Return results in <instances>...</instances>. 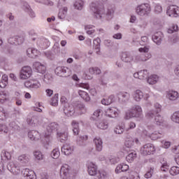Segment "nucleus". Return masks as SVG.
<instances>
[{
	"label": "nucleus",
	"instance_id": "f257e3e1",
	"mask_svg": "<svg viewBox=\"0 0 179 179\" xmlns=\"http://www.w3.org/2000/svg\"><path fill=\"white\" fill-rule=\"evenodd\" d=\"M143 110L139 105H134L128 109L124 114V120H132V118H143Z\"/></svg>",
	"mask_w": 179,
	"mask_h": 179
},
{
	"label": "nucleus",
	"instance_id": "f03ea898",
	"mask_svg": "<svg viewBox=\"0 0 179 179\" xmlns=\"http://www.w3.org/2000/svg\"><path fill=\"white\" fill-rule=\"evenodd\" d=\"M148 131L144 130L143 131V135H145L147 138H150L151 141H157L163 138V132L156 131L157 127L155 124H150L148 126Z\"/></svg>",
	"mask_w": 179,
	"mask_h": 179
},
{
	"label": "nucleus",
	"instance_id": "7ed1b4c3",
	"mask_svg": "<svg viewBox=\"0 0 179 179\" xmlns=\"http://www.w3.org/2000/svg\"><path fill=\"white\" fill-rule=\"evenodd\" d=\"M62 105L64 107V113L67 117H72L75 114V108L72 105H69L68 99L65 96H62L60 99Z\"/></svg>",
	"mask_w": 179,
	"mask_h": 179
},
{
	"label": "nucleus",
	"instance_id": "20e7f679",
	"mask_svg": "<svg viewBox=\"0 0 179 179\" xmlns=\"http://www.w3.org/2000/svg\"><path fill=\"white\" fill-rule=\"evenodd\" d=\"M151 10L150 4L148 3H141L136 8V13L141 17L148 16Z\"/></svg>",
	"mask_w": 179,
	"mask_h": 179
},
{
	"label": "nucleus",
	"instance_id": "39448f33",
	"mask_svg": "<svg viewBox=\"0 0 179 179\" xmlns=\"http://www.w3.org/2000/svg\"><path fill=\"white\" fill-rule=\"evenodd\" d=\"M91 11L94 13V16L96 19H101L104 15V7L99 6L96 3H92L90 5Z\"/></svg>",
	"mask_w": 179,
	"mask_h": 179
},
{
	"label": "nucleus",
	"instance_id": "423d86ee",
	"mask_svg": "<svg viewBox=\"0 0 179 179\" xmlns=\"http://www.w3.org/2000/svg\"><path fill=\"white\" fill-rule=\"evenodd\" d=\"M36 45L38 47H39V48H41V50H45L48 47H50V41H48V39L45 38H31L32 41H36Z\"/></svg>",
	"mask_w": 179,
	"mask_h": 179
},
{
	"label": "nucleus",
	"instance_id": "0eeeda50",
	"mask_svg": "<svg viewBox=\"0 0 179 179\" xmlns=\"http://www.w3.org/2000/svg\"><path fill=\"white\" fill-rule=\"evenodd\" d=\"M60 178L71 179V166L64 164L60 168Z\"/></svg>",
	"mask_w": 179,
	"mask_h": 179
},
{
	"label": "nucleus",
	"instance_id": "6e6552de",
	"mask_svg": "<svg viewBox=\"0 0 179 179\" xmlns=\"http://www.w3.org/2000/svg\"><path fill=\"white\" fill-rule=\"evenodd\" d=\"M7 169L8 171L11 172L14 176L20 174V166H19V163H17V162H10L7 164Z\"/></svg>",
	"mask_w": 179,
	"mask_h": 179
},
{
	"label": "nucleus",
	"instance_id": "1a4fd4ad",
	"mask_svg": "<svg viewBox=\"0 0 179 179\" xmlns=\"http://www.w3.org/2000/svg\"><path fill=\"white\" fill-rule=\"evenodd\" d=\"M156 150L153 144H145L141 148V153L143 156H148V155H152Z\"/></svg>",
	"mask_w": 179,
	"mask_h": 179
},
{
	"label": "nucleus",
	"instance_id": "9d476101",
	"mask_svg": "<svg viewBox=\"0 0 179 179\" xmlns=\"http://www.w3.org/2000/svg\"><path fill=\"white\" fill-rule=\"evenodd\" d=\"M31 73H33L31 67L29 66H25L22 67L21 69L20 78V79H23V80L29 79V78L31 76Z\"/></svg>",
	"mask_w": 179,
	"mask_h": 179
},
{
	"label": "nucleus",
	"instance_id": "9b49d317",
	"mask_svg": "<svg viewBox=\"0 0 179 179\" xmlns=\"http://www.w3.org/2000/svg\"><path fill=\"white\" fill-rule=\"evenodd\" d=\"M105 115L109 118H116L120 115V110L115 107L108 108L105 110Z\"/></svg>",
	"mask_w": 179,
	"mask_h": 179
},
{
	"label": "nucleus",
	"instance_id": "f8f14e48",
	"mask_svg": "<svg viewBox=\"0 0 179 179\" xmlns=\"http://www.w3.org/2000/svg\"><path fill=\"white\" fill-rule=\"evenodd\" d=\"M166 15H168V16H170L171 17H178L179 7L175 5L170 6L167 8Z\"/></svg>",
	"mask_w": 179,
	"mask_h": 179
},
{
	"label": "nucleus",
	"instance_id": "ddd939ff",
	"mask_svg": "<svg viewBox=\"0 0 179 179\" xmlns=\"http://www.w3.org/2000/svg\"><path fill=\"white\" fill-rule=\"evenodd\" d=\"M87 171L90 176H96L97 174V164L93 162H88L87 163Z\"/></svg>",
	"mask_w": 179,
	"mask_h": 179
},
{
	"label": "nucleus",
	"instance_id": "4468645a",
	"mask_svg": "<svg viewBox=\"0 0 179 179\" xmlns=\"http://www.w3.org/2000/svg\"><path fill=\"white\" fill-rule=\"evenodd\" d=\"M56 75L58 76H69V69L65 66H58L55 71Z\"/></svg>",
	"mask_w": 179,
	"mask_h": 179
},
{
	"label": "nucleus",
	"instance_id": "2eb2a0df",
	"mask_svg": "<svg viewBox=\"0 0 179 179\" xmlns=\"http://www.w3.org/2000/svg\"><path fill=\"white\" fill-rule=\"evenodd\" d=\"M34 69L38 73H45V71H47V67L45 65L41 64L39 62H35L33 64Z\"/></svg>",
	"mask_w": 179,
	"mask_h": 179
},
{
	"label": "nucleus",
	"instance_id": "dca6fc26",
	"mask_svg": "<svg viewBox=\"0 0 179 179\" xmlns=\"http://www.w3.org/2000/svg\"><path fill=\"white\" fill-rule=\"evenodd\" d=\"M166 99L170 101H176L179 99V93L176 90H171L166 92Z\"/></svg>",
	"mask_w": 179,
	"mask_h": 179
},
{
	"label": "nucleus",
	"instance_id": "f3484780",
	"mask_svg": "<svg viewBox=\"0 0 179 179\" xmlns=\"http://www.w3.org/2000/svg\"><path fill=\"white\" fill-rule=\"evenodd\" d=\"M25 87H28L31 89V90H37V89H40L41 87V84L38 80H34L32 82H26L24 83Z\"/></svg>",
	"mask_w": 179,
	"mask_h": 179
},
{
	"label": "nucleus",
	"instance_id": "a211bd4d",
	"mask_svg": "<svg viewBox=\"0 0 179 179\" xmlns=\"http://www.w3.org/2000/svg\"><path fill=\"white\" fill-rule=\"evenodd\" d=\"M73 150H75V146L71 144H65L62 147V152L66 156H69V155H72L73 153Z\"/></svg>",
	"mask_w": 179,
	"mask_h": 179
},
{
	"label": "nucleus",
	"instance_id": "6ab92c4d",
	"mask_svg": "<svg viewBox=\"0 0 179 179\" xmlns=\"http://www.w3.org/2000/svg\"><path fill=\"white\" fill-rule=\"evenodd\" d=\"M135 143H136V145H139V139L132 138H127L124 142V146L127 149H132Z\"/></svg>",
	"mask_w": 179,
	"mask_h": 179
},
{
	"label": "nucleus",
	"instance_id": "aec40b11",
	"mask_svg": "<svg viewBox=\"0 0 179 179\" xmlns=\"http://www.w3.org/2000/svg\"><path fill=\"white\" fill-rule=\"evenodd\" d=\"M93 143L96 152H101V150H103V139H101V138L99 136L95 137L93 140Z\"/></svg>",
	"mask_w": 179,
	"mask_h": 179
},
{
	"label": "nucleus",
	"instance_id": "412c9836",
	"mask_svg": "<svg viewBox=\"0 0 179 179\" xmlns=\"http://www.w3.org/2000/svg\"><path fill=\"white\" fill-rule=\"evenodd\" d=\"M134 76L136 79H147L148 76H149V71L148 70H141L140 71L135 73Z\"/></svg>",
	"mask_w": 179,
	"mask_h": 179
},
{
	"label": "nucleus",
	"instance_id": "4be33fe9",
	"mask_svg": "<svg viewBox=\"0 0 179 179\" xmlns=\"http://www.w3.org/2000/svg\"><path fill=\"white\" fill-rule=\"evenodd\" d=\"M41 52L34 48H29L27 50V55L29 58H37Z\"/></svg>",
	"mask_w": 179,
	"mask_h": 179
},
{
	"label": "nucleus",
	"instance_id": "5701e85b",
	"mask_svg": "<svg viewBox=\"0 0 179 179\" xmlns=\"http://www.w3.org/2000/svg\"><path fill=\"white\" fill-rule=\"evenodd\" d=\"M132 97L134 101L139 103V101L144 97L143 92L141 90H136L133 92Z\"/></svg>",
	"mask_w": 179,
	"mask_h": 179
},
{
	"label": "nucleus",
	"instance_id": "b1692460",
	"mask_svg": "<svg viewBox=\"0 0 179 179\" xmlns=\"http://www.w3.org/2000/svg\"><path fill=\"white\" fill-rule=\"evenodd\" d=\"M129 170V166L127 164H118L115 170L116 174H120V173H125Z\"/></svg>",
	"mask_w": 179,
	"mask_h": 179
},
{
	"label": "nucleus",
	"instance_id": "393cba45",
	"mask_svg": "<svg viewBox=\"0 0 179 179\" xmlns=\"http://www.w3.org/2000/svg\"><path fill=\"white\" fill-rule=\"evenodd\" d=\"M154 124L157 127H164L166 125V121H164V119L161 115L158 114L154 118Z\"/></svg>",
	"mask_w": 179,
	"mask_h": 179
},
{
	"label": "nucleus",
	"instance_id": "a878e982",
	"mask_svg": "<svg viewBox=\"0 0 179 179\" xmlns=\"http://www.w3.org/2000/svg\"><path fill=\"white\" fill-rule=\"evenodd\" d=\"M122 61L128 63L134 62V55L127 52H123L122 54Z\"/></svg>",
	"mask_w": 179,
	"mask_h": 179
},
{
	"label": "nucleus",
	"instance_id": "bb28decb",
	"mask_svg": "<svg viewBox=\"0 0 179 179\" xmlns=\"http://www.w3.org/2000/svg\"><path fill=\"white\" fill-rule=\"evenodd\" d=\"M133 62L136 64H139V62H146L145 59V54H135L133 55Z\"/></svg>",
	"mask_w": 179,
	"mask_h": 179
},
{
	"label": "nucleus",
	"instance_id": "cd10ccee",
	"mask_svg": "<svg viewBox=\"0 0 179 179\" xmlns=\"http://www.w3.org/2000/svg\"><path fill=\"white\" fill-rule=\"evenodd\" d=\"M99 129H107L108 128V122L105 120H99L95 122Z\"/></svg>",
	"mask_w": 179,
	"mask_h": 179
},
{
	"label": "nucleus",
	"instance_id": "c85d7f7f",
	"mask_svg": "<svg viewBox=\"0 0 179 179\" xmlns=\"http://www.w3.org/2000/svg\"><path fill=\"white\" fill-rule=\"evenodd\" d=\"M118 99L122 103H127L131 97V95L128 92H119L117 94Z\"/></svg>",
	"mask_w": 179,
	"mask_h": 179
},
{
	"label": "nucleus",
	"instance_id": "c756f323",
	"mask_svg": "<svg viewBox=\"0 0 179 179\" xmlns=\"http://www.w3.org/2000/svg\"><path fill=\"white\" fill-rule=\"evenodd\" d=\"M28 136L31 141H38L40 139V133L36 130L29 131Z\"/></svg>",
	"mask_w": 179,
	"mask_h": 179
},
{
	"label": "nucleus",
	"instance_id": "7c9ffc66",
	"mask_svg": "<svg viewBox=\"0 0 179 179\" xmlns=\"http://www.w3.org/2000/svg\"><path fill=\"white\" fill-rule=\"evenodd\" d=\"M124 131H125V124L124 123H120L114 128V133L117 135L124 134Z\"/></svg>",
	"mask_w": 179,
	"mask_h": 179
},
{
	"label": "nucleus",
	"instance_id": "2f4dec72",
	"mask_svg": "<svg viewBox=\"0 0 179 179\" xmlns=\"http://www.w3.org/2000/svg\"><path fill=\"white\" fill-rule=\"evenodd\" d=\"M88 137L86 135L80 136L77 138V145L78 146H85L86 141H87Z\"/></svg>",
	"mask_w": 179,
	"mask_h": 179
},
{
	"label": "nucleus",
	"instance_id": "473e14b6",
	"mask_svg": "<svg viewBox=\"0 0 179 179\" xmlns=\"http://www.w3.org/2000/svg\"><path fill=\"white\" fill-rule=\"evenodd\" d=\"M147 82L149 85H156L159 82V76L155 74L150 76L147 79Z\"/></svg>",
	"mask_w": 179,
	"mask_h": 179
},
{
	"label": "nucleus",
	"instance_id": "72a5a7b5",
	"mask_svg": "<svg viewBox=\"0 0 179 179\" xmlns=\"http://www.w3.org/2000/svg\"><path fill=\"white\" fill-rule=\"evenodd\" d=\"M114 12H115V9L113 6H108L106 10V17H108V20H111L113 17H114Z\"/></svg>",
	"mask_w": 179,
	"mask_h": 179
},
{
	"label": "nucleus",
	"instance_id": "f704fd0d",
	"mask_svg": "<svg viewBox=\"0 0 179 179\" xmlns=\"http://www.w3.org/2000/svg\"><path fill=\"white\" fill-rule=\"evenodd\" d=\"M58 128H59V125L55 122L49 124L47 127V131L48 132V135H50L52 131H58Z\"/></svg>",
	"mask_w": 179,
	"mask_h": 179
},
{
	"label": "nucleus",
	"instance_id": "c9c22d12",
	"mask_svg": "<svg viewBox=\"0 0 179 179\" xmlns=\"http://www.w3.org/2000/svg\"><path fill=\"white\" fill-rule=\"evenodd\" d=\"M152 41L157 45H160L162 44V32H157L152 36Z\"/></svg>",
	"mask_w": 179,
	"mask_h": 179
},
{
	"label": "nucleus",
	"instance_id": "e433bc0d",
	"mask_svg": "<svg viewBox=\"0 0 179 179\" xmlns=\"http://www.w3.org/2000/svg\"><path fill=\"white\" fill-rule=\"evenodd\" d=\"M74 8L76 10H82L85 6V1L83 0H76L73 3Z\"/></svg>",
	"mask_w": 179,
	"mask_h": 179
},
{
	"label": "nucleus",
	"instance_id": "4c0bfd02",
	"mask_svg": "<svg viewBox=\"0 0 179 179\" xmlns=\"http://www.w3.org/2000/svg\"><path fill=\"white\" fill-rule=\"evenodd\" d=\"M78 94L84 100V101L89 102L90 101V96H89V94L85 91L79 90Z\"/></svg>",
	"mask_w": 179,
	"mask_h": 179
},
{
	"label": "nucleus",
	"instance_id": "58836bf2",
	"mask_svg": "<svg viewBox=\"0 0 179 179\" xmlns=\"http://www.w3.org/2000/svg\"><path fill=\"white\" fill-rule=\"evenodd\" d=\"M115 96L114 95H110L108 96V98H103L101 100V103L103 106H110L113 101H114Z\"/></svg>",
	"mask_w": 179,
	"mask_h": 179
},
{
	"label": "nucleus",
	"instance_id": "ea45409f",
	"mask_svg": "<svg viewBox=\"0 0 179 179\" xmlns=\"http://www.w3.org/2000/svg\"><path fill=\"white\" fill-rule=\"evenodd\" d=\"M8 100H9V94L6 92H0V104H3Z\"/></svg>",
	"mask_w": 179,
	"mask_h": 179
},
{
	"label": "nucleus",
	"instance_id": "a19ab883",
	"mask_svg": "<svg viewBox=\"0 0 179 179\" xmlns=\"http://www.w3.org/2000/svg\"><path fill=\"white\" fill-rule=\"evenodd\" d=\"M57 138L61 142H65L68 139V132L67 131H58Z\"/></svg>",
	"mask_w": 179,
	"mask_h": 179
},
{
	"label": "nucleus",
	"instance_id": "79ce46f5",
	"mask_svg": "<svg viewBox=\"0 0 179 179\" xmlns=\"http://www.w3.org/2000/svg\"><path fill=\"white\" fill-rule=\"evenodd\" d=\"M67 13H68V8L67 7H63V8H60L59 13H58L59 19H65V17L66 16Z\"/></svg>",
	"mask_w": 179,
	"mask_h": 179
},
{
	"label": "nucleus",
	"instance_id": "37998d69",
	"mask_svg": "<svg viewBox=\"0 0 179 179\" xmlns=\"http://www.w3.org/2000/svg\"><path fill=\"white\" fill-rule=\"evenodd\" d=\"M6 86H8V76L4 74L2 76L0 80V87H1V89H5Z\"/></svg>",
	"mask_w": 179,
	"mask_h": 179
},
{
	"label": "nucleus",
	"instance_id": "c03bdc74",
	"mask_svg": "<svg viewBox=\"0 0 179 179\" xmlns=\"http://www.w3.org/2000/svg\"><path fill=\"white\" fill-rule=\"evenodd\" d=\"M96 27L94 25H86L85 27V30L87 33V34H89L90 36H92V34H94L96 32Z\"/></svg>",
	"mask_w": 179,
	"mask_h": 179
},
{
	"label": "nucleus",
	"instance_id": "a18cd8bd",
	"mask_svg": "<svg viewBox=\"0 0 179 179\" xmlns=\"http://www.w3.org/2000/svg\"><path fill=\"white\" fill-rule=\"evenodd\" d=\"M157 115H159V113H157L156 110H150L145 113V117L148 120H153V118H155Z\"/></svg>",
	"mask_w": 179,
	"mask_h": 179
},
{
	"label": "nucleus",
	"instance_id": "49530a36",
	"mask_svg": "<svg viewBox=\"0 0 179 179\" xmlns=\"http://www.w3.org/2000/svg\"><path fill=\"white\" fill-rule=\"evenodd\" d=\"M136 159V152H130L127 157L126 160L128 163H132Z\"/></svg>",
	"mask_w": 179,
	"mask_h": 179
},
{
	"label": "nucleus",
	"instance_id": "de8ad7c7",
	"mask_svg": "<svg viewBox=\"0 0 179 179\" xmlns=\"http://www.w3.org/2000/svg\"><path fill=\"white\" fill-rule=\"evenodd\" d=\"M18 160L20 162V163H22V164H27L30 160V158H29V156L26 155H22L18 157Z\"/></svg>",
	"mask_w": 179,
	"mask_h": 179
},
{
	"label": "nucleus",
	"instance_id": "09e8293b",
	"mask_svg": "<svg viewBox=\"0 0 179 179\" xmlns=\"http://www.w3.org/2000/svg\"><path fill=\"white\" fill-rule=\"evenodd\" d=\"M101 115H103V110H101V109H97L94 112L92 118L93 120L98 121L100 120V117H101Z\"/></svg>",
	"mask_w": 179,
	"mask_h": 179
},
{
	"label": "nucleus",
	"instance_id": "8fccbe9b",
	"mask_svg": "<svg viewBox=\"0 0 179 179\" xmlns=\"http://www.w3.org/2000/svg\"><path fill=\"white\" fill-rule=\"evenodd\" d=\"M154 12L157 15H160L162 12H163V7L162 6V4L157 3L154 4Z\"/></svg>",
	"mask_w": 179,
	"mask_h": 179
},
{
	"label": "nucleus",
	"instance_id": "3c124183",
	"mask_svg": "<svg viewBox=\"0 0 179 179\" xmlns=\"http://www.w3.org/2000/svg\"><path fill=\"white\" fill-rule=\"evenodd\" d=\"M120 162V157L110 156L108 158V164H116Z\"/></svg>",
	"mask_w": 179,
	"mask_h": 179
},
{
	"label": "nucleus",
	"instance_id": "603ef678",
	"mask_svg": "<svg viewBox=\"0 0 179 179\" xmlns=\"http://www.w3.org/2000/svg\"><path fill=\"white\" fill-rule=\"evenodd\" d=\"M88 71L90 75H100L101 73V70L99 67H91Z\"/></svg>",
	"mask_w": 179,
	"mask_h": 179
},
{
	"label": "nucleus",
	"instance_id": "864d4df0",
	"mask_svg": "<svg viewBox=\"0 0 179 179\" xmlns=\"http://www.w3.org/2000/svg\"><path fill=\"white\" fill-rule=\"evenodd\" d=\"M8 118V113L3 107L0 106V120L1 121H5Z\"/></svg>",
	"mask_w": 179,
	"mask_h": 179
},
{
	"label": "nucleus",
	"instance_id": "5fc2aeb1",
	"mask_svg": "<svg viewBox=\"0 0 179 179\" xmlns=\"http://www.w3.org/2000/svg\"><path fill=\"white\" fill-rule=\"evenodd\" d=\"M169 167L170 166H169L167 161L163 160L162 162H161V171H164V173H167V171H169Z\"/></svg>",
	"mask_w": 179,
	"mask_h": 179
},
{
	"label": "nucleus",
	"instance_id": "6e6d98bb",
	"mask_svg": "<svg viewBox=\"0 0 179 179\" xmlns=\"http://www.w3.org/2000/svg\"><path fill=\"white\" fill-rule=\"evenodd\" d=\"M34 156L36 160L41 161L44 159V155H43V152L38 150L34 152Z\"/></svg>",
	"mask_w": 179,
	"mask_h": 179
},
{
	"label": "nucleus",
	"instance_id": "4d7b16f0",
	"mask_svg": "<svg viewBox=\"0 0 179 179\" xmlns=\"http://www.w3.org/2000/svg\"><path fill=\"white\" fill-rule=\"evenodd\" d=\"M168 33L173 34L176 31H178V25L177 24H172L171 26L168 29Z\"/></svg>",
	"mask_w": 179,
	"mask_h": 179
},
{
	"label": "nucleus",
	"instance_id": "13d9d810",
	"mask_svg": "<svg viewBox=\"0 0 179 179\" xmlns=\"http://www.w3.org/2000/svg\"><path fill=\"white\" fill-rule=\"evenodd\" d=\"M101 42V41L100 40L99 38H96V39L94 40V42H93L97 54H99V52H100V43Z\"/></svg>",
	"mask_w": 179,
	"mask_h": 179
},
{
	"label": "nucleus",
	"instance_id": "bf43d9fd",
	"mask_svg": "<svg viewBox=\"0 0 179 179\" xmlns=\"http://www.w3.org/2000/svg\"><path fill=\"white\" fill-rule=\"evenodd\" d=\"M1 160H3V159H5V160H9V159H10V157H12V155H10V152H8V151H2L1 154Z\"/></svg>",
	"mask_w": 179,
	"mask_h": 179
},
{
	"label": "nucleus",
	"instance_id": "052dcab7",
	"mask_svg": "<svg viewBox=\"0 0 179 179\" xmlns=\"http://www.w3.org/2000/svg\"><path fill=\"white\" fill-rule=\"evenodd\" d=\"M60 155L61 152H59V148H55L51 152V156L52 159H58Z\"/></svg>",
	"mask_w": 179,
	"mask_h": 179
},
{
	"label": "nucleus",
	"instance_id": "680f3d73",
	"mask_svg": "<svg viewBox=\"0 0 179 179\" xmlns=\"http://www.w3.org/2000/svg\"><path fill=\"white\" fill-rule=\"evenodd\" d=\"M50 106H52L53 107H57V106H58V94H55L51 99Z\"/></svg>",
	"mask_w": 179,
	"mask_h": 179
},
{
	"label": "nucleus",
	"instance_id": "e2e57ef3",
	"mask_svg": "<svg viewBox=\"0 0 179 179\" xmlns=\"http://www.w3.org/2000/svg\"><path fill=\"white\" fill-rule=\"evenodd\" d=\"M171 120L173 122L179 124V110L176 111L173 113V115H171Z\"/></svg>",
	"mask_w": 179,
	"mask_h": 179
},
{
	"label": "nucleus",
	"instance_id": "0e129e2a",
	"mask_svg": "<svg viewBox=\"0 0 179 179\" xmlns=\"http://www.w3.org/2000/svg\"><path fill=\"white\" fill-rule=\"evenodd\" d=\"M169 173H170L171 176H178L179 167L172 166L169 170Z\"/></svg>",
	"mask_w": 179,
	"mask_h": 179
},
{
	"label": "nucleus",
	"instance_id": "69168bd1",
	"mask_svg": "<svg viewBox=\"0 0 179 179\" xmlns=\"http://www.w3.org/2000/svg\"><path fill=\"white\" fill-rule=\"evenodd\" d=\"M98 179H106L107 178V172L104 171H99L96 173Z\"/></svg>",
	"mask_w": 179,
	"mask_h": 179
},
{
	"label": "nucleus",
	"instance_id": "338daca9",
	"mask_svg": "<svg viewBox=\"0 0 179 179\" xmlns=\"http://www.w3.org/2000/svg\"><path fill=\"white\" fill-rule=\"evenodd\" d=\"M43 80L45 83H50L51 82H52V76H51V74L50 73H46L44 76Z\"/></svg>",
	"mask_w": 179,
	"mask_h": 179
},
{
	"label": "nucleus",
	"instance_id": "774afa93",
	"mask_svg": "<svg viewBox=\"0 0 179 179\" xmlns=\"http://www.w3.org/2000/svg\"><path fill=\"white\" fill-rule=\"evenodd\" d=\"M77 108L81 111L80 114H85L86 113V107L83 103H78L77 104Z\"/></svg>",
	"mask_w": 179,
	"mask_h": 179
}]
</instances>
